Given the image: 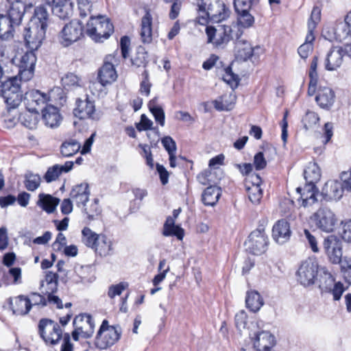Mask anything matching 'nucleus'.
Segmentation results:
<instances>
[{
  "label": "nucleus",
  "instance_id": "nucleus-1",
  "mask_svg": "<svg viewBox=\"0 0 351 351\" xmlns=\"http://www.w3.org/2000/svg\"><path fill=\"white\" fill-rule=\"evenodd\" d=\"M114 32V26L104 16H90L86 24V33L95 42H103Z\"/></svg>",
  "mask_w": 351,
  "mask_h": 351
},
{
  "label": "nucleus",
  "instance_id": "nucleus-2",
  "mask_svg": "<svg viewBox=\"0 0 351 351\" xmlns=\"http://www.w3.org/2000/svg\"><path fill=\"white\" fill-rule=\"evenodd\" d=\"M23 81L16 75L3 82L1 97L9 109L16 108L22 101L21 87Z\"/></svg>",
  "mask_w": 351,
  "mask_h": 351
},
{
  "label": "nucleus",
  "instance_id": "nucleus-3",
  "mask_svg": "<svg viewBox=\"0 0 351 351\" xmlns=\"http://www.w3.org/2000/svg\"><path fill=\"white\" fill-rule=\"evenodd\" d=\"M230 13L229 8L222 1L210 3L206 10L199 12L197 22L201 25H206L208 21L219 24L229 17Z\"/></svg>",
  "mask_w": 351,
  "mask_h": 351
},
{
  "label": "nucleus",
  "instance_id": "nucleus-4",
  "mask_svg": "<svg viewBox=\"0 0 351 351\" xmlns=\"http://www.w3.org/2000/svg\"><path fill=\"white\" fill-rule=\"evenodd\" d=\"M121 335L120 327L110 326L108 320L104 319L97 333L95 345L100 350L106 349L117 342Z\"/></svg>",
  "mask_w": 351,
  "mask_h": 351
},
{
  "label": "nucleus",
  "instance_id": "nucleus-5",
  "mask_svg": "<svg viewBox=\"0 0 351 351\" xmlns=\"http://www.w3.org/2000/svg\"><path fill=\"white\" fill-rule=\"evenodd\" d=\"M38 332L45 343L50 346L58 344L62 337V330L60 325L48 318H43L39 321Z\"/></svg>",
  "mask_w": 351,
  "mask_h": 351
},
{
  "label": "nucleus",
  "instance_id": "nucleus-6",
  "mask_svg": "<svg viewBox=\"0 0 351 351\" xmlns=\"http://www.w3.org/2000/svg\"><path fill=\"white\" fill-rule=\"evenodd\" d=\"M208 43L216 47L226 45L230 40L234 39L232 29L229 25L217 24L216 26H207L206 28Z\"/></svg>",
  "mask_w": 351,
  "mask_h": 351
},
{
  "label": "nucleus",
  "instance_id": "nucleus-7",
  "mask_svg": "<svg viewBox=\"0 0 351 351\" xmlns=\"http://www.w3.org/2000/svg\"><path fill=\"white\" fill-rule=\"evenodd\" d=\"M84 36V25L78 20H73L64 25L58 35L60 44L69 47L80 40Z\"/></svg>",
  "mask_w": 351,
  "mask_h": 351
},
{
  "label": "nucleus",
  "instance_id": "nucleus-8",
  "mask_svg": "<svg viewBox=\"0 0 351 351\" xmlns=\"http://www.w3.org/2000/svg\"><path fill=\"white\" fill-rule=\"evenodd\" d=\"M320 267L315 259L308 258L299 267L296 275L298 281L302 286L307 287L314 285L317 278Z\"/></svg>",
  "mask_w": 351,
  "mask_h": 351
},
{
  "label": "nucleus",
  "instance_id": "nucleus-9",
  "mask_svg": "<svg viewBox=\"0 0 351 351\" xmlns=\"http://www.w3.org/2000/svg\"><path fill=\"white\" fill-rule=\"evenodd\" d=\"M310 219L317 229L327 233L332 232L337 223L335 215L326 207L319 208Z\"/></svg>",
  "mask_w": 351,
  "mask_h": 351
},
{
  "label": "nucleus",
  "instance_id": "nucleus-10",
  "mask_svg": "<svg viewBox=\"0 0 351 351\" xmlns=\"http://www.w3.org/2000/svg\"><path fill=\"white\" fill-rule=\"evenodd\" d=\"M73 324L75 327L72 332V337L74 341H78L80 336L88 339L94 332V321L89 314H81L74 318Z\"/></svg>",
  "mask_w": 351,
  "mask_h": 351
},
{
  "label": "nucleus",
  "instance_id": "nucleus-11",
  "mask_svg": "<svg viewBox=\"0 0 351 351\" xmlns=\"http://www.w3.org/2000/svg\"><path fill=\"white\" fill-rule=\"evenodd\" d=\"M268 237L265 230L256 229L252 231L245 242L246 250L254 255H261L267 249Z\"/></svg>",
  "mask_w": 351,
  "mask_h": 351
},
{
  "label": "nucleus",
  "instance_id": "nucleus-12",
  "mask_svg": "<svg viewBox=\"0 0 351 351\" xmlns=\"http://www.w3.org/2000/svg\"><path fill=\"white\" fill-rule=\"evenodd\" d=\"M46 30L43 25L40 27L29 23L23 34L26 47L30 50H37L45 38Z\"/></svg>",
  "mask_w": 351,
  "mask_h": 351
},
{
  "label": "nucleus",
  "instance_id": "nucleus-13",
  "mask_svg": "<svg viewBox=\"0 0 351 351\" xmlns=\"http://www.w3.org/2000/svg\"><path fill=\"white\" fill-rule=\"evenodd\" d=\"M324 249L330 261L333 264H340L342 259V243L341 240L335 235H329L324 239Z\"/></svg>",
  "mask_w": 351,
  "mask_h": 351
},
{
  "label": "nucleus",
  "instance_id": "nucleus-14",
  "mask_svg": "<svg viewBox=\"0 0 351 351\" xmlns=\"http://www.w3.org/2000/svg\"><path fill=\"white\" fill-rule=\"evenodd\" d=\"M35 50H30L22 56L19 63V71L18 75L23 82L30 80L34 74L36 56Z\"/></svg>",
  "mask_w": 351,
  "mask_h": 351
},
{
  "label": "nucleus",
  "instance_id": "nucleus-15",
  "mask_svg": "<svg viewBox=\"0 0 351 351\" xmlns=\"http://www.w3.org/2000/svg\"><path fill=\"white\" fill-rule=\"evenodd\" d=\"M73 114L80 119L98 120L99 119L95 112L94 102L88 96H86L84 99H77L76 100V107L73 109Z\"/></svg>",
  "mask_w": 351,
  "mask_h": 351
},
{
  "label": "nucleus",
  "instance_id": "nucleus-16",
  "mask_svg": "<svg viewBox=\"0 0 351 351\" xmlns=\"http://www.w3.org/2000/svg\"><path fill=\"white\" fill-rule=\"evenodd\" d=\"M49 100L47 94L43 93L38 90H31L25 93L24 101L27 109L38 112Z\"/></svg>",
  "mask_w": 351,
  "mask_h": 351
},
{
  "label": "nucleus",
  "instance_id": "nucleus-17",
  "mask_svg": "<svg viewBox=\"0 0 351 351\" xmlns=\"http://www.w3.org/2000/svg\"><path fill=\"white\" fill-rule=\"evenodd\" d=\"M333 38L339 42L351 40V10L346 14L343 21L338 22L333 28Z\"/></svg>",
  "mask_w": 351,
  "mask_h": 351
},
{
  "label": "nucleus",
  "instance_id": "nucleus-18",
  "mask_svg": "<svg viewBox=\"0 0 351 351\" xmlns=\"http://www.w3.org/2000/svg\"><path fill=\"white\" fill-rule=\"evenodd\" d=\"M53 14L60 19H65L73 14V3L69 0H46Z\"/></svg>",
  "mask_w": 351,
  "mask_h": 351
},
{
  "label": "nucleus",
  "instance_id": "nucleus-19",
  "mask_svg": "<svg viewBox=\"0 0 351 351\" xmlns=\"http://www.w3.org/2000/svg\"><path fill=\"white\" fill-rule=\"evenodd\" d=\"M291 231L289 223L285 219L277 221L272 228V237L278 244L282 245L291 237Z\"/></svg>",
  "mask_w": 351,
  "mask_h": 351
},
{
  "label": "nucleus",
  "instance_id": "nucleus-20",
  "mask_svg": "<svg viewBox=\"0 0 351 351\" xmlns=\"http://www.w3.org/2000/svg\"><path fill=\"white\" fill-rule=\"evenodd\" d=\"M346 53V48L334 47L327 53L325 68L328 71H335L341 66L343 61V56Z\"/></svg>",
  "mask_w": 351,
  "mask_h": 351
},
{
  "label": "nucleus",
  "instance_id": "nucleus-21",
  "mask_svg": "<svg viewBox=\"0 0 351 351\" xmlns=\"http://www.w3.org/2000/svg\"><path fill=\"white\" fill-rule=\"evenodd\" d=\"M7 15L16 25H20L27 9V4L21 0H7Z\"/></svg>",
  "mask_w": 351,
  "mask_h": 351
},
{
  "label": "nucleus",
  "instance_id": "nucleus-22",
  "mask_svg": "<svg viewBox=\"0 0 351 351\" xmlns=\"http://www.w3.org/2000/svg\"><path fill=\"white\" fill-rule=\"evenodd\" d=\"M344 189L341 182L337 180H328L322 189V194L328 200H339L343 196Z\"/></svg>",
  "mask_w": 351,
  "mask_h": 351
},
{
  "label": "nucleus",
  "instance_id": "nucleus-23",
  "mask_svg": "<svg viewBox=\"0 0 351 351\" xmlns=\"http://www.w3.org/2000/svg\"><path fill=\"white\" fill-rule=\"evenodd\" d=\"M297 192L300 195L298 200H302V206L304 207H308L317 203L316 195L317 191L316 190L315 184H308L306 183L305 186L302 189L298 187Z\"/></svg>",
  "mask_w": 351,
  "mask_h": 351
},
{
  "label": "nucleus",
  "instance_id": "nucleus-24",
  "mask_svg": "<svg viewBox=\"0 0 351 351\" xmlns=\"http://www.w3.org/2000/svg\"><path fill=\"white\" fill-rule=\"evenodd\" d=\"M90 191L87 183L77 184L70 193L71 199L75 202L78 207L84 206L88 201Z\"/></svg>",
  "mask_w": 351,
  "mask_h": 351
},
{
  "label": "nucleus",
  "instance_id": "nucleus-25",
  "mask_svg": "<svg viewBox=\"0 0 351 351\" xmlns=\"http://www.w3.org/2000/svg\"><path fill=\"white\" fill-rule=\"evenodd\" d=\"M140 36L145 44L152 41V16L149 9H145V14L141 19Z\"/></svg>",
  "mask_w": 351,
  "mask_h": 351
},
{
  "label": "nucleus",
  "instance_id": "nucleus-26",
  "mask_svg": "<svg viewBox=\"0 0 351 351\" xmlns=\"http://www.w3.org/2000/svg\"><path fill=\"white\" fill-rule=\"evenodd\" d=\"M241 34H236L234 51L236 58L246 61L253 55V48L247 40L240 39Z\"/></svg>",
  "mask_w": 351,
  "mask_h": 351
},
{
  "label": "nucleus",
  "instance_id": "nucleus-27",
  "mask_svg": "<svg viewBox=\"0 0 351 351\" xmlns=\"http://www.w3.org/2000/svg\"><path fill=\"white\" fill-rule=\"evenodd\" d=\"M274 344V336L268 331L258 332L254 340V348L258 351H271Z\"/></svg>",
  "mask_w": 351,
  "mask_h": 351
},
{
  "label": "nucleus",
  "instance_id": "nucleus-28",
  "mask_svg": "<svg viewBox=\"0 0 351 351\" xmlns=\"http://www.w3.org/2000/svg\"><path fill=\"white\" fill-rule=\"evenodd\" d=\"M97 78L102 86L112 84L117 78V71L112 63L105 62L98 71Z\"/></svg>",
  "mask_w": 351,
  "mask_h": 351
},
{
  "label": "nucleus",
  "instance_id": "nucleus-29",
  "mask_svg": "<svg viewBox=\"0 0 351 351\" xmlns=\"http://www.w3.org/2000/svg\"><path fill=\"white\" fill-rule=\"evenodd\" d=\"M335 95L329 87H319L317 92L315 101L324 109H329L335 102Z\"/></svg>",
  "mask_w": 351,
  "mask_h": 351
},
{
  "label": "nucleus",
  "instance_id": "nucleus-30",
  "mask_svg": "<svg viewBox=\"0 0 351 351\" xmlns=\"http://www.w3.org/2000/svg\"><path fill=\"white\" fill-rule=\"evenodd\" d=\"M74 162L66 161L64 165H55L49 167L44 176V179L48 183L55 181L62 174L69 172L73 167Z\"/></svg>",
  "mask_w": 351,
  "mask_h": 351
},
{
  "label": "nucleus",
  "instance_id": "nucleus-31",
  "mask_svg": "<svg viewBox=\"0 0 351 351\" xmlns=\"http://www.w3.org/2000/svg\"><path fill=\"white\" fill-rule=\"evenodd\" d=\"M317 280L319 282V287L322 292H328L335 282L334 275L325 266L320 267Z\"/></svg>",
  "mask_w": 351,
  "mask_h": 351
},
{
  "label": "nucleus",
  "instance_id": "nucleus-32",
  "mask_svg": "<svg viewBox=\"0 0 351 351\" xmlns=\"http://www.w3.org/2000/svg\"><path fill=\"white\" fill-rule=\"evenodd\" d=\"M43 119L49 128H56L60 125L61 117L58 108L47 105L43 110Z\"/></svg>",
  "mask_w": 351,
  "mask_h": 351
},
{
  "label": "nucleus",
  "instance_id": "nucleus-33",
  "mask_svg": "<svg viewBox=\"0 0 351 351\" xmlns=\"http://www.w3.org/2000/svg\"><path fill=\"white\" fill-rule=\"evenodd\" d=\"M16 25L12 19L8 15L0 14V39L1 40H9L13 38L14 27Z\"/></svg>",
  "mask_w": 351,
  "mask_h": 351
},
{
  "label": "nucleus",
  "instance_id": "nucleus-34",
  "mask_svg": "<svg viewBox=\"0 0 351 351\" xmlns=\"http://www.w3.org/2000/svg\"><path fill=\"white\" fill-rule=\"evenodd\" d=\"M59 202L60 199L57 197L49 194L40 193L37 205L47 213H52L56 210Z\"/></svg>",
  "mask_w": 351,
  "mask_h": 351
},
{
  "label": "nucleus",
  "instance_id": "nucleus-35",
  "mask_svg": "<svg viewBox=\"0 0 351 351\" xmlns=\"http://www.w3.org/2000/svg\"><path fill=\"white\" fill-rule=\"evenodd\" d=\"M321 19V10L319 8L315 7L311 11V16L308 21V34L306 36V41L304 43H309L312 45V42L315 39L313 31L316 28L317 25Z\"/></svg>",
  "mask_w": 351,
  "mask_h": 351
},
{
  "label": "nucleus",
  "instance_id": "nucleus-36",
  "mask_svg": "<svg viewBox=\"0 0 351 351\" xmlns=\"http://www.w3.org/2000/svg\"><path fill=\"white\" fill-rule=\"evenodd\" d=\"M112 245L113 243L110 239L104 234H101L93 249L101 256H107L113 254Z\"/></svg>",
  "mask_w": 351,
  "mask_h": 351
},
{
  "label": "nucleus",
  "instance_id": "nucleus-37",
  "mask_svg": "<svg viewBox=\"0 0 351 351\" xmlns=\"http://www.w3.org/2000/svg\"><path fill=\"white\" fill-rule=\"evenodd\" d=\"M162 234L165 237L176 236L179 240H182L184 237V230L175 225L173 217H168L163 226Z\"/></svg>",
  "mask_w": 351,
  "mask_h": 351
},
{
  "label": "nucleus",
  "instance_id": "nucleus-38",
  "mask_svg": "<svg viewBox=\"0 0 351 351\" xmlns=\"http://www.w3.org/2000/svg\"><path fill=\"white\" fill-rule=\"evenodd\" d=\"M12 309L14 314L24 315L31 310L27 296L19 295L10 303Z\"/></svg>",
  "mask_w": 351,
  "mask_h": 351
},
{
  "label": "nucleus",
  "instance_id": "nucleus-39",
  "mask_svg": "<svg viewBox=\"0 0 351 351\" xmlns=\"http://www.w3.org/2000/svg\"><path fill=\"white\" fill-rule=\"evenodd\" d=\"M221 189L217 186H210L203 192L202 199L204 205L213 206L221 196Z\"/></svg>",
  "mask_w": 351,
  "mask_h": 351
},
{
  "label": "nucleus",
  "instance_id": "nucleus-40",
  "mask_svg": "<svg viewBox=\"0 0 351 351\" xmlns=\"http://www.w3.org/2000/svg\"><path fill=\"white\" fill-rule=\"evenodd\" d=\"M304 176L306 183L315 184L321 178V170L317 164L315 162H308L304 171Z\"/></svg>",
  "mask_w": 351,
  "mask_h": 351
},
{
  "label": "nucleus",
  "instance_id": "nucleus-41",
  "mask_svg": "<svg viewBox=\"0 0 351 351\" xmlns=\"http://www.w3.org/2000/svg\"><path fill=\"white\" fill-rule=\"evenodd\" d=\"M19 121L25 128L29 130H34L37 128L38 123L39 113L27 110L20 114Z\"/></svg>",
  "mask_w": 351,
  "mask_h": 351
},
{
  "label": "nucleus",
  "instance_id": "nucleus-42",
  "mask_svg": "<svg viewBox=\"0 0 351 351\" xmlns=\"http://www.w3.org/2000/svg\"><path fill=\"white\" fill-rule=\"evenodd\" d=\"M245 304L247 308L255 313L260 310L264 302L258 292L250 291L246 294Z\"/></svg>",
  "mask_w": 351,
  "mask_h": 351
},
{
  "label": "nucleus",
  "instance_id": "nucleus-43",
  "mask_svg": "<svg viewBox=\"0 0 351 351\" xmlns=\"http://www.w3.org/2000/svg\"><path fill=\"white\" fill-rule=\"evenodd\" d=\"M48 19L49 14L47 9L44 6L40 5L35 8L34 16L31 19L29 23L40 27L43 25L45 29H47Z\"/></svg>",
  "mask_w": 351,
  "mask_h": 351
},
{
  "label": "nucleus",
  "instance_id": "nucleus-44",
  "mask_svg": "<svg viewBox=\"0 0 351 351\" xmlns=\"http://www.w3.org/2000/svg\"><path fill=\"white\" fill-rule=\"evenodd\" d=\"M58 274L49 271L45 276V280L42 283V287L45 288V294L49 295L55 293L58 290Z\"/></svg>",
  "mask_w": 351,
  "mask_h": 351
},
{
  "label": "nucleus",
  "instance_id": "nucleus-45",
  "mask_svg": "<svg viewBox=\"0 0 351 351\" xmlns=\"http://www.w3.org/2000/svg\"><path fill=\"white\" fill-rule=\"evenodd\" d=\"M235 96L232 95H223L213 102L215 109L219 111H228L233 108Z\"/></svg>",
  "mask_w": 351,
  "mask_h": 351
},
{
  "label": "nucleus",
  "instance_id": "nucleus-46",
  "mask_svg": "<svg viewBox=\"0 0 351 351\" xmlns=\"http://www.w3.org/2000/svg\"><path fill=\"white\" fill-rule=\"evenodd\" d=\"M148 108L154 117L155 121L161 126L165 125V117L162 108L157 104V98H154L148 104Z\"/></svg>",
  "mask_w": 351,
  "mask_h": 351
},
{
  "label": "nucleus",
  "instance_id": "nucleus-47",
  "mask_svg": "<svg viewBox=\"0 0 351 351\" xmlns=\"http://www.w3.org/2000/svg\"><path fill=\"white\" fill-rule=\"evenodd\" d=\"M80 147V144L77 141L71 139L62 143L60 153L64 157H71L75 154Z\"/></svg>",
  "mask_w": 351,
  "mask_h": 351
},
{
  "label": "nucleus",
  "instance_id": "nucleus-48",
  "mask_svg": "<svg viewBox=\"0 0 351 351\" xmlns=\"http://www.w3.org/2000/svg\"><path fill=\"white\" fill-rule=\"evenodd\" d=\"M82 241L88 247L93 249L101 234H97L88 227H85L82 231Z\"/></svg>",
  "mask_w": 351,
  "mask_h": 351
},
{
  "label": "nucleus",
  "instance_id": "nucleus-49",
  "mask_svg": "<svg viewBox=\"0 0 351 351\" xmlns=\"http://www.w3.org/2000/svg\"><path fill=\"white\" fill-rule=\"evenodd\" d=\"M62 84L65 89H71L73 87L80 86V77L73 73H69L66 74L61 80Z\"/></svg>",
  "mask_w": 351,
  "mask_h": 351
},
{
  "label": "nucleus",
  "instance_id": "nucleus-50",
  "mask_svg": "<svg viewBox=\"0 0 351 351\" xmlns=\"http://www.w3.org/2000/svg\"><path fill=\"white\" fill-rule=\"evenodd\" d=\"M247 191L249 199L254 204L260 203L263 197V190L260 186H247Z\"/></svg>",
  "mask_w": 351,
  "mask_h": 351
},
{
  "label": "nucleus",
  "instance_id": "nucleus-51",
  "mask_svg": "<svg viewBox=\"0 0 351 351\" xmlns=\"http://www.w3.org/2000/svg\"><path fill=\"white\" fill-rule=\"evenodd\" d=\"M24 184L28 191H34L40 186V178L37 174L31 173L26 175Z\"/></svg>",
  "mask_w": 351,
  "mask_h": 351
},
{
  "label": "nucleus",
  "instance_id": "nucleus-52",
  "mask_svg": "<svg viewBox=\"0 0 351 351\" xmlns=\"http://www.w3.org/2000/svg\"><path fill=\"white\" fill-rule=\"evenodd\" d=\"M319 121L318 114L313 111H307L302 119V123L306 130L313 128Z\"/></svg>",
  "mask_w": 351,
  "mask_h": 351
},
{
  "label": "nucleus",
  "instance_id": "nucleus-53",
  "mask_svg": "<svg viewBox=\"0 0 351 351\" xmlns=\"http://www.w3.org/2000/svg\"><path fill=\"white\" fill-rule=\"evenodd\" d=\"M237 13L238 14V24L239 26L243 28H248L254 25V18L250 14L249 11Z\"/></svg>",
  "mask_w": 351,
  "mask_h": 351
},
{
  "label": "nucleus",
  "instance_id": "nucleus-54",
  "mask_svg": "<svg viewBox=\"0 0 351 351\" xmlns=\"http://www.w3.org/2000/svg\"><path fill=\"white\" fill-rule=\"evenodd\" d=\"M28 300L29 302L30 308L33 306H38L40 307H44L47 306V300L43 295H40L36 292H32L29 293L27 296Z\"/></svg>",
  "mask_w": 351,
  "mask_h": 351
},
{
  "label": "nucleus",
  "instance_id": "nucleus-55",
  "mask_svg": "<svg viewBox=\"0 0 351 351\" xmlns=\"http://www.w3.org/2000/svg\"><path fill=\"white\" fill-rule=\"evenodd\" d=\"M222 79L232 88L237 87L239 84V77L232 72L230 67H228L225 69Z\"/></svg>",
  "mask_w": 351,
  "mask_h": 351
},
{
  "label": "nucleus",
  "instance_id": "nucleus-56",
  "mask_svg": "<svg viewBox=\"0 0 351 351\" xmlns=\"http://www.w3.org/2000/svg\"><path fill=\"white\" fill-rule=\"evenodd\" d=\"M253 4V0H234V7L236 12L250 11Z\"/></svg>",
  "mask_w": 351,
  "mask_h": 351
},
{
  "label": "nucleus",
  "instance_id": "nucleus-57",
  "mask_svg": "<svg viewBox=\"0 0 351 351\" xmlns=\"http://www.w3.org/2000/svg\"><path fill=\"white\" fill-rule=\"evenodd\" d=\"M85 213L88 215L89 220H93L96 216H98L101 213V208L99 206V200L95 199L93 204H91L88 209H85Z\"/></svg>",
  "mask_w": 351,
  "mask_h": 351
},
{
  "label": "nucleus",
  "instance_id": "nucleus-58",
  "mask_svg": "<svg viewBox=\"0 0 351 351\" xmlns=\"http://www.w3.org/2000/svg\"><path fill=\"white\" fill-rule=\"evenodd\" d=\"M127 287L128 284L125 282H121L115 285H112L109 287L108 295L110 298H114L117 295H120Z\"/></svg>",
  "mask_w": 351,
  "mask_h": 351
},
{
  "label": "nucleus",
  "instance_id": "nucleus-59",
  "mask_svg": "<svg viewBox=\"0 0 351 351\" xmlns=\"http://www.w3.org/2000/svg\"><path fill=\"white\" fill-rule=\"evenodd\" d=\"M161 143L169 154H176V143L171 136H165L162 138Z\"/></svg>",
  "mask_w": 351,
  "mask_h": 351
},
{
  "label": "nucleus",
  "instance_id": "nucleus-60",
  "mask_svg": "<svg viewBox=\"0 0 351 351\" xmlns=\"http://www.w3.org/2000/svg\"><path fill=\"white\" fill-rule=\"evenodd\" d=\"M344 290L343 285L341 282H335L334 285L331 287V289L328 290L327 293H331L335 300H339L344 292Z\"/></svg>",
  "mask_w": 351,
  "mask_h": 351
},
{
  "label": "nucleus",
  "instance_id": "nucleus-61",
  "mask_svg": "<svg viewBox=\"0 0 351 351\" xmlns=\"http://www.w3.org/2000/svg\"><path fill=\"white\" fill-rule=\"evenodd\" d=\"M247 315L246 313L242 310L237 313L235 315V324L239 330L244 329L247 325Z\"/></svg>",
  "mask_w": 351,
  "mask_h": 351
},
{
  "label": "nucleus",
  "instance_id": "nucleus-62",
  "mask_svg": "<svg viewBox=\"0 0 351 351\" xmlns=\"http://www.w3.org/2000/svg\"><path fill=\"white\" fill-rule=\"evenodd\" d=\"M341 236L346 242H351V220L346 221L342 223Z\"/></svg>",
  "mask_w": 351,
  "mask_h": 351
},
{
  "label": "nucleus",
  "instance_id": "nucleus-63",
  "mask_svg": "<svg viewBox=\"0 0 351 351\" xmlns=\"http://www.w3.org/2000/svg\"><path fill=\"white\" fill-rule=\"evenodd\" d=\"M341 271L344 277L351 283V259L343 258L341 263Z\"/></svg>",
  "mask_w": 351,
  "mask_h": 351
},
{
  "label": "nucleus",
  "instance_id": "nucleus-64",
  "mask_svg": "<svg viewBox=\"0 0 351 351\" xmlns=\"http://www.w3.org/2000/svg\"><path fill=\"white\" fill-rule=\"evenodd\" d=\"M341 180L344 190L351 191V169L341 173Z\"/></svg>",
  "mask_w": 351,
  "mask_h": 351
}]
</instances>
